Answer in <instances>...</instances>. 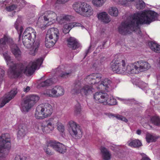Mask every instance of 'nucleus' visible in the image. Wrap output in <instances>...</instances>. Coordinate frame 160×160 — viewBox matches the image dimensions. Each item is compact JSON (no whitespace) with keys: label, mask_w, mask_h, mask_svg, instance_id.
I'll list each match as a JSON object with an SVG mask.
<instances>
[{"label":"nucleus","mask_w":160,"mask_h":160,"mask_svg":"<svg viewBox=\"0 0 160 160\" xmlns=\"http://www.w3.org/2000/svg\"><path fill=\"white\" fill-rule=\"evenodd\" d=\"M8 44L9 45L12 52L16 58L21 56V52L17 45L14 43L12 38L8 35H4L3 37L0 39V53H2L8 65L10 64V63L12 64L10 65L7 72L9 77L12 78H16L21 76L23 73L27 75H30L35 70L39 68L43 61L42 58L30 62L28 65L13 63L7 53Z\"/></svg>","instance_id":"nucleus-1"},{"label":"nucleus","mask_w":160,"mask_h":160,"mask_svg":"<svg viewBox=\"0 0 160 160\" xmlns=\"http://www.w3.org/2000/svg\"><path fill=\"white\" fill-rule=\"evenodd\" d=\"M157 16L156 13L152 11L135 13L130 17V22L126 21L122 23L118 28V32L123 35L129 33L131 31L140 34L139 25H149L157 20Z\"/></svg>","instance_id":"nucleus-2"},{"label":"nucleus","mask_w":160,"mask_h":160,"mask_svg":"<svg viewBox=\"0 0 160 160\" xmlns=\"http://www.w3.org/2000/svg\"><path fill=\"white\" fill-rule=\"evenodd\" d=\"M127 60H116L112 62L111 68L113 71L119 74H136L146 71L151 68L150 64L140 60L126 65Z\"/></svg>","instance_id":"nucleus-3"},{"label":"nucleus","mask_w":160,"mask_h":160,"mask_svg":"<svg viewBox=\"0 0 160 160\" xmlns=\"http://www.w3.org/2000/svg\"><path fill=\"white\" fill-rule=\"evenodd\" d=\"M102 75L98 73H95L87 76L83 80L84 82L89 84L81 86L79 81L76 82L74 87L71 91L72 93L74 95L80 94L82 96H88L92 94L94 92L93 85L99 86L102 78Z\"/></svg>","instance_id":"nucleus-4"},{"label":"nucleus","mask_w":160,"mask_h":160,"mask_svg":"<svg viewBox=\"0 0 160 160\" xmlns=\"http://www.w3.org/2000/svg\"><path fill=\"white\" fill-rule=\"evenodd\" d=\"M36 37V32L31 27H28L26 29L22 37L23 45L27 48H31L29 53L32 55H35L39 45L38 42H35Z\"/></svg>","instance_id":"nucleus-5"},{"label":"nucleus","mask_w":160,"mask_h":160,"mask_svg":"<svg viewBox=\"0 0 160 160\" xmlns=\"http://www.w3.org/2000/svg\"><path fill=\"white\" fill-rule=\"evenodd\" d=\"M74 10L80 15L85 17H90L93 13L92 7L85 2H76L73 5Z\"/></svg>","instance_id":"nucleus-6"},{"label":"nucleus","mask_w":160,"mask_h":160,"mask_svg":"<svg viewBox=\"0 0 160 160\" xmlns=\"http://www.w3.org/2000/svg\"><path fill=\"white\" fill-rule=\"evenodd\" d=\"M11 148L10 135L7 133L2 134L0 136V160L8 154Z\"/></svg>","instance_id":"nucleus-7"},{"label":"nucleus","mask_w":160,"mask_h":160,"mask_svg":"<svg viewBox=\"0 0 160 160\" xmlns=\"http://www.w3.org/2000/svg\"><path fill=\"white\" fill-rule=\"evenodd\" d=\"M52 106L48 103L44 105L40 104L36 108L35 117L37 119H42L50 116L52 112Z\"/></svg>","instance_id":"nucleus-8"},{"label":"nucleus","mask_w":160,"mask_h":160,"mask_svg":"<svg viewBox=\"0 0 160 160\" xmlns=\"http://www.w3.org/2000/svg\"><path fill=\"white\" fill-rule=\"evenodd\" d=\"M68 131L70 134L76 139L81 138L82 132L81 127L73 121L69 122Z\"/></svg>","instance_id":"nucleus-9"},{"label":"nucleus","mask_w":160,"mask_h":160,"mask_svg":"<svg viewBox=\"0 0 160 160\" xmlns=\"http://www.w3.org/2000/svg\"><path fill=\"white\" fill-rule=\"evenodd\" d=\"M17 88H14L9 92L6 94L4 98H2L0 99V108L2 107L12 99L17 93Z\"/></svg>","instance_id":"nucleus-10"},{"label":"nucleus","mask_w":160,"mask_h":160,"mask_svg":"<svg viewBox=\"0 0 160 160\" xmlns=\"http://www.w3.org/2000/svg\"><path fill=\"white\" fill-rule=\"evenodd\" d=\"M48 147H50L60 153H64L66 151V147L63 144L58 142L50 141L47 142Z\"/></svg>","instance_id":"nucleus-11"},{"label":"nucleus","mask_w":160,"mask_h":160,"mask_svg":"<svg viewBox=\"0 0 160 160\" xmlns=\"http://www.w3.org/2000/svg\"><path fill=\"white\" fill-rule=\"evenodd\" d=\"M57 16L56 13L52 11H48L45 12L43 14L41 18H43L44 20L50 23V25L55 22Z\"/></svg>","instance_id":"nucleus-12"},{"label":"nucleus","mask_w":160,"mask_h":160,"mask_svg":"<svg viewBox=\"0 0 160 160\" xmlns=\"http://www.w3.org/2000/svg\"><path fill=\"white\" fill-rule=\"evenodd\" d=\"M72 72L70 67H64L63 66L58 67L56 70V73H60L59 76L63 78H66L70 76Z\"/></svg>","instance_id":"nucleus-13"},{"label":"nucleus","mask_w":160,"mask_h":160,"mask_svg":"<svg viewBox=\"0 0 160 160\" xmlns=\"http://www.w3.org/2000/svg\"><path fill=\"white\" fill-rule=\"evenodd\" d=\"M37 128L39 132L42 131L44 133H50L54 129V128L50 125V124L47 123L46 121L39 124Z\"/></svg>","instance_id":"nucleus-14"},{"label":"nucleus","mask_w":160,"mask_h":160,"mask_svg":"<svg viewBox=\"0 0 160 160\" xmlns=\"http://www.w3.org/2000/svg\"><path fill=\"white\" fill-rule=\"evenodd\" d=\"M93 97L96 102L105 104L108 97V95L106 93L97 92L94 94Z\"/></svg>","instance_id":"nucleus-15"},{"label":"nucleus","mask_w":160,"mask_h":160,"mask_svg":"<svg viewBox=\"0 0 160 160\" xmlns=\"http://www.w3.org/2000/svg\"><path fill=\"white\" fill-rule=\"evenodd\" d=\"M59 32L58 29L56 28H52L48 30L46 37L47 38H50L57 41L59 38Z\"/></svg>","instance_id":"nucleus-16"},{"label":"nucleus","mask_w":160,"mask_h":160,"mask_svg":"<svg viewBox=\"0 0 160 160\" xmlns=\"http://www.w3.org/2000/svg\"><path fill=\"white\" fill-rule=\"evenodd\" d=\"M72 18V17L71 16L63 14L57 16L56 20L59 24L64 25L67 24V22H70Z\"/></svg>","instance_id":"nucleus-17"},{"label":"nucleus","mask_w":160,"mask_h":160,"mask_svg":"<svg viewBox=\"0 0 160 160\" xmlns=\"http://www.w3.org/2000/svg\"><path fill=\"white\" fill-rule=\"evenodd\" d=\"M33 106L27 98H25L21 103V109L23 112H27Z\"/></svg>","instance_id":"nucleus-18"},{"label":"nucleus","mask_w":160,"mask_h":160,"mask_svg":"<svg viewBox=\"0 0 160 160\" xmlns=\"http://www.w3.org/2000/svg\"><path fill=\"white\" fill-rule=\"evenodd\" d=\"M68 47L73 49H75L80 47V44L73 37H71L67 40Z\"/></svg>","instance_id":"nucleus-19"},{"label":"nucleus","mask_w":160,"mask_h":160,"mask_svg":"<svg viewBox=\"0 0 160 160\" xmlns=\"http://www.w3.org/2000/svg\"><path fill=\"white\" fill-rule=\"evenodd\" d=\"M28 132V129L27 126L25 125H20L17 134L18 138L21 139L24 137Z\"/></svg>","instance_id":"nucleus-20"},{"label":"nucleus","mask_w":160,"mask_h":160,"mask_svg":"<svg viewBox=\"0 0 160 160\" xmlns=\"http://www.w3.org/2000/svg\"><path fill=\"white\" fill-rule=\"evenodd\" d=\"M99 86H102L103 88L107 91H109L112 88L111 81L107 78H106L101 81Z\"/></svg>","instance_id":"nucleus-21"},{"label":"nucleus","mask_w":160,"mask_h":160,"mask_svg":"<svg viewBox=\"0 0 160 160\" xmlns=\"http://www.w3.org/2000/svg\"><path fill=\"white\" fill-rule=\"evenodd\" d=\"M97 17L99 20L105 23H108L110 21L108 14L105 12H102L97 14Z\"/></svg>","instance_id":"nucleus-22"},{"label":"nucleus","mask_w":160,"mask_h":160,"mask_svg":"<svg viewBox=\"0 0 160 160\" xmlns=\"http://www.w3.org/2000/svg\"><path fill=\"white\" fill-rule=\"evenodd\" d=\"M100 150L103 159L104 160H110L111 155L109 152L104 147H101Z\"/></svg>","instance_id":"nucleus-23"},{"label":"nucleus","mask_w":160,"mask_h":160,"mask_svg":"<svg viewBox=\"0 0 160 160\" xmlns=\"http://www.w3.org/2000/svg\"><path fill=\"white\" fill-rule=\"evenodd\" d=\"M128 145L131 147L138 148L142 145V143L138 139L130 140L128 142Z\"/></svg>","instance_id":"nucleus-24"},{"label":"nucleus","mask_w":160,"mask_h":160,"mask_svg":"<svg viewBox=\"0 0 160 160\" xmlns=\"http://www.w3.org/2000/svg\"><path fill=\"white\" fill-rule=\"evenodd\" d=\"M37 25L41 29L44 30L47 27L50 25V23L45 21L44 19H41V18L39 17L37 22Z\"/></svg>","instance_id":"nucleus-25"},{"label":"nucleus","mask_w":160,"mask_h":160,"mask_svg":"<svg viewBox=\"0 0 160 160\" xmlns=\"http://www.w3.org/2000/svg\"><path fill=\"white\" fill-rule=\"evenodd\" d=\"M148 45L152 50L157 53H160V45L152 42L148 43Z\"/></svg>","instance_id":"nucleus-26"},{"label":"nucleus","mask_w":160,"mask_h":160,"mask_svg":"<svg viewBox=\"0 0 160 160\" xmlns=\"http://www.w3.org/2000/svg\"><path fill=\"white\" fill-rule=\"evenodd\" d=\"M56 80H53L52 79H48L41 82L39 85L41 87H48L51 85L53 83L56 82Z\"/></svg>","instance_id":"nucleus-27"},{"label":"nucleus","mask_w":160,"mask_h":160,"mask_svg":"<svg viewBox=\"0 0 160 160\" xmlns=\"http://www.w3.org/2000/svg\"><path fill=\"white\" fill-rule=\"evenodd\" d=\"M55 93L56 98L63 95L64 93V88L60 86H56L55 87Z\"/></svg>","instance_id":"nucleus-28"},{"label":"nucleus","mask_w":160,"mask_h":160,"mask_svg":"<svg viewBox=\"0 0 160 160\" xmlns=\"http://www.w3.org/2000/svg\"><path fill=\"white\" fill-rule=\"evenodd\" d=\"M27 98L33 106L39 99V97L38 96L34 95L28 96Z\"/></svg>","instance_id":"nucleus-29"},{"label":"nucleus","mask_w":160,"mask_h":160,"mask_svg":"<svg viewBox=\"0 0 160 160\" xmlns=\"http://www.w3.org/2000/svg\"><path fill=\"white\" fill-rule=\"evenodd\" d=\"M43 94L47 96L52 98H56L55 88L51 89H47L43 92Z\"/></svg>","instance_id":"nucleus-30"},{"label":"nucleus","mask_w":160,"mask_h":160,"mask_svg":"<svg viewBox=\"0 0 160 160\" xmlns=\"http://www.w3.org/2000/svg\"><path fill=\"white\" fill-rule=\"evenodd\" d=\"M108 13L112 16L116 17L118 15V11L117 8L114 7H112L109 8Z\"/></svg>","instance_id":"nucleus-31"},{"label":"nucleus","mask_w":160,"mask_h":160,"mask_svg":"<svg viewBox=\"0 0 160 160\" xmlns=\"http://www.w3.org/2000/svg\"><path fill=\"white\" fill-rule=\"evenodd\" d=\"M56 41L46 37L45 45L47 48H49L52 47L56 42Z\"/></svg>","instance_id":"nucleus-32"},{"label":"nucleus","mask_w":160,"mask_h":160,"mask_svg":"<svg viewBox=\"0 0 160 160\" xmlns=\"http://www.w3.org/2000/svg\"><path fill=\"white\" fill-rule=\"evenodd\" d=\"M152 123L154 125L160 127V118L157 116H154L151 118Z\"/></svg>","instance_id":"nucleus-33"},{"label":"nucleus","mask_w":160,"mask_h":160,"mask_svg":"<svg viewBox=\"0 0 160 160\" xmlns=\"http://www.w3.org/2000/svg\"><path fill=\"white\" fill-rule=\"evenodd\" d=\"M117 102L116 99L114 98L112 96H109L107 99V101L105 102V104H108L110 105H114L116 104Z\"/></svg>","instance_id":"nucleus-34"},{"label":"nucleus","mask_w":160,"mask_h":160,"mask_svg":"<svg viewBox=\"0 0 160 160\" xmlns=\"http://www.w3.org/2000/svg\"><path fill=\"white\" fill-rule=\"evenodd\" d=\"M158 137L150 133H147L146 135V138L148 142H155Z\"/></svg>","instance_id":"nucleus-35"},{"label":"nucleus","mask_w":160,"mask_h":160,"mask_svg":"<svg viewBox=\"0 0 160 160\" xmlns=\"http://www.w3.org/2000/svg\"><path fill=\"white\" fill-rule=\"evenodd\" d=\"M46 121L50 124V125L54 128V126L58 122V120L56 118H49L48 120Z\"/></svg>","instance_id":"nucleus-36"},{"label":"nucleus","mask_w":160,"mask_h":160,"mask_svg":"<svg viewBox=\"0 0 160 160\" xmlns=\"http://www.w3.org/2000/svg\"><path fill=\"white\" fill-rule=\"evenodd\" d=\"M104 1L105 0H92V3L94 6L100 7L104 3Z\"/></svg>","instance_id":"nucleus-37"},{"label":"nucleus","mask_w":160,"mask_h":160,"mask_svg":"<svg viewBox=\"0 0 160 160\" xmlns=\"http://www.w3.org/2000/svg\"><path fill=\"white\" fill-rule=\"evenodd\" d=\"M136 85L138 86V87L142 89H144L145 88H147L148 87V85L147 83L141 81L138 82L136 84Z\"/></svg>","instance_id":"nucleus-38"},{"label":"nucleus","mask_w":160,"mask_h":160,"mask_svg":"<svg viewBox=\"0 0 160 160\" xmlns=\"http://www.w3.org/2000/svg\"><path fill=\"white\" fill-rule=\"evenodd\" d=\"M139 2L136 5V8L139 9H143L145 6V3L142 0H139Z\"/></svg>","instance_id":"nucleus-39"},{"label":"nucleus","mask_w":160,"mask_h":160,"mask_svg":"<svg viewBox=\"0 0 160 160\" xmlns=\"http://www.w3.org/2000/svg\"><path fill=\"white\" fill-rule=\"evenodd\" d=\"M81 111V108L80 104L78 103L75 106L74 109V112L78 115L80 113Z\"/></svg>","instance_id":"nucleus-40"},{"label":"nucleus","mask_w":160,"mask_h":160,"mask_svg":"<svg viewBox=\"0 0 160 160\" xmlns=\"http://www.w3.org/2000/svg\"><path fill=\"white\" fill-rule=\"evenodd\" d=\"M69 24H65L64 26L63 29V32L64 33H67L69 32L70 29L72 28L71 27H69Z\"/></svg>","instance_id":"nucleus-41"},{"label":"nucleus","mask_w":160,"mask_h":160,"mask_svg":"<svg viewBox=\"0 0 160 160\" xmlns=\"http://www.w3.org/2000/svg\"><path fill=\"white\" fill-rule=\"evenodd\" d=\"M5 75V71L3 69L0 67V84L3 80V78Z\"/></svg>","instance_id":"nucleus-42"},{"label":"nucleus","mask_w":160,"mask_h":160,"mask_svg":"<svg viewBox=\"0 0 160 160\" xmlns=\"http://www.w3.org/2000/svg\"><path fill=\"white\" fill-rule=\"evenodd\" d=\"M17 23H18L17 21L15 24V28L17 29V30L18 31V32H19V39L20 38V37L21 36V34L22 33V31H23V28L21 26L20 29L19 30L18 29V26L17 24Z\"/></svg>","instance_id":"nucleus-43"},{"label":"nucleus","mask_w":160,"mask_h":160,"mask_svg":"<svg viewBox=\"0 0 160 160\" xmlns=\"http://www.w3.org/2000/svg\"><path fill=\"white\" fill-rule=\"evenodd\" d=\"M82 24L78 22H74L69 23V27H71L72 28L76 27L81 26Z\"/></svg>","instance_id":"nucleus-44"},{"label":"nucleus","mask_w":160,"mask_h":160,"mask_svg":"<svg viewBox=\"0 0 160 160\" xmlns=\"http://www.w3.org/2000/svg\"><path fill=\"white\" fill-rule=\"evenodd\" d=\"M25 158L22 155H17L14 160H25Z\"/></svg>","instance_id":"nucleus-45"},{"label":"nucleus","mask_w":160,"mask_h":160,"mask_svg":"<svg viewBox=\"0 0 160 160\" xmlns=\"http://www.w3.org/2000/svg\"><path fill=\"white\" fill-rule=\"evenodd\" d=\"M58 129L60 132H63L64 131V127L62 124H58L57 127Z\"/></svg>","instance_id":"nucleus-46"},{"label":"nucleus","mask_w":160,"mask_h":160,"mask_svg":"<svg viewBox=\"0 0 160 160\" xmlns=\"http://www.w3.org/2000/svg\"><path fill=\"white\" fill-rule=\"evenodd\" d=\"M109 117L110 118L115 117L117 119L122 121V116H120L119 115H114L112 114H110Z\"/></svg>","instance_id":"nucleus-47"},{"label":"nucleus","mask_w":160,"mask_h":160,"mask_svg":"<svg viewBox=\"0 0 160 160\" xmlns=\"http://www.w3.org/2000/svg\"><path fill=\"white\" fill-rule=\"evenodd\" d=\"M102 64V62L100 61H97L95 62L93 64L94 67L96 68H98L100 67Z\"/></svg>","instance_id":"nucleus-48"},{"label":"nucleus","mask_w":160,"mask_h":160,"mask_svg":"<svg viewBox=\"0 0 160 160\" xmlns=\"http://www.w3.org/2000/svg\"><path fill=\"white\" fill-rule=\"evenodd\" d=\"M17 8V6L15 5H11L7 8V10L9 11H12Z\"/></svg>","instance_id":"nucleus-49"},{"label":"nucleus","mask_w":160,"mask_h":160,"mask_svg":"<svg viewBox=\"0 0 160 160\" xmlns=\"http://www.w3.org/2000/svg\"><path fill=\"white\" fill-rule=\"evenodd\" d=\"M19 2H18L19 3V5L20 7H23L26 4V2L23 0H18Z\"/></svg>","instance_id":"nucleus-50"},{"label":"nucleus","mask_w":160,"mask_h":160,"mask_svg":"<svg viewBox=\"0 0 160 160\" xmlns=\"http://www.w3.org/2000/svg\"><path fill=\"white\" fill-rule=\"evenodd\" d=\"M44 150L47 154L49 155L52 154L51 150L48 148H46L44 149Z\"/></svg>","instance_id":"nucleus-51"},{"label":"nucleus","mask_w":160,"mask_h":160,"mask_svg":"<svg viewBox=\"0 0 160 160\" xmlns=\"http://www.w3.org/2000/svg\"><path fill=\"white\" fill-rule=\"evenodd\" d=\"M69 0H57V3L59 4H61L63 3H65Z\"/></svg>","instance_id":"nucleus-52"},{"label":"nucleus","mask_w":160,"mask_h":160,"mask_svg":"<svg viewBox=\"0 0 160 160\" xmlns=\"http://www.w3.org/2000/svg\"><path fill=\"white\" fill-rule=\"evenodd\" d=\"M118 99L120 100L124 101V102L126 103H129L131 102V100H130L124 99L119 98H118Z\"/></svg>","instance_id":"nucleus-53"},{"label":"nucleus","mask_w":160,"mask_h":160,"mask_svg":"<svg viewBox=\"0 0 160 160\" xmlns=\"http://www.w3.org/2000/svg\"><path fill=\"white\" fill-rule=\"evenodd\" d=\"M30 90V88L28 86H27L26 88L23 89V91L25 92H28Z\"/></svg>","instance_id":"nucleus-54"},{"label":"nucleus","mask_w":160,"mask_h":160,"mask_svg":"<svg viewBox=\"0 0 160 160\" xmlns=\"http://www.w3.org/2000/svg\"><path fill=\"white\" fill-rule=\"evenodd\" d=\"M141 160H151L147 156L143 157Z\"/></svg>","instance_id":"nucleus-55"},{"label":"nucleus","mask_w":160,"mask_h":160,"mask_svg":"<svg viewBox=\"0 0 160 160\" xmlns=\"http://www.w3.org/2000/svg\"><path fill=\"white\" fill-rule=\"evenodd\" d=\"M8 0H0V2L6 5V4L8 3Z\"/></svg>","instance_id":"nucleus-56"},{"label":"nucleus","mask_w":160,"mask_h":160,"mask_svg":"<svg viewBox=\"0 0 160 160\" xmlns=\"http://www.w3.org/2000/svg\"><path fill=\"white\" fill-rule=\"evenodd\" d=\"M122 121H123L126 122H128V120L125 118V117L122 116Z\"/></svg>","instance_id":"nucleus-57"},{"label":"nucleus","mask_w":160,"mask_h":160,"mask_svg":"<svg viewBox=\"0 0 160 160\" xmlns=\"http://www.w3.org/2000/svg\"><path fill=\"white\" fill-rule=\"evenodd\" d=\"M141 131L140 129H138L136 131V133L138 135H140L141 133Z\"/></svg>","instance_id":"nucleus-58"},{"label":"nucleus","mask_w":160,"mask_h":160,"mask_svg":"<svg viewBox=\"0 0 160 160\" xmlns=\"http://www.w3.org/2000/svg\"><path fill=\"white\" fill-rule=\"evenodd\" d=\"M90 48H91V47H89L88 49L86 51V55L88 53V52H89V49H90Z\"/></svg>","instance_id":"nucleus-59"},{"label":"nucleus","mask_w":160,"mask_h":160,"mask_svg":"<svg viewBox=\"0 0 160 160\" xmlns=\"http://www.w3.org/2000/svg\"><path fill=\"white\" fill-rule=\"evenodd\" d=\"M158 62V64L160 65V58H159Z\"/></svg>","instance_id":"nucleus-60"}]
</instances>
